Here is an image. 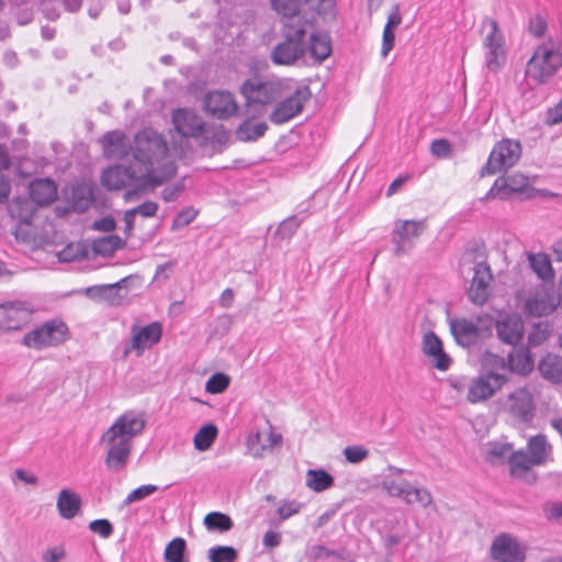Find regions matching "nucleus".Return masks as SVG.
Segmentation results:
<instances>
[{
  "label": "nucleus",
  "mask_w": 562,
  "mask_h": 562,
  "mask_svg": "<svg viewBox=\"0 0 562 562\" xmlns=\"http://www.w3.org/2000/svg\"><path fill=\"white\" fill-rule=\"evenodd\" d=\"M312 27L310 20L285 23L281 30L282 41L271 50V61L278 66H292L302 59L307 53V33Z\"/></svg>",
  "instance_id": "1"
},
{
  "label": "nucleus",
  "mask_w": 562,
  "mask_h": 562,
  "mask_svg": "<svg viewBox=\"0 0 562 562\" xmlns=\"http://www.w3.org/2000/svg\"><path fill=\"white\" fill-rule=\"evenodd\" d=\"M562 67V44L549 40L538 45L526 65V76L538 85L548 83Z\"/></svg>",
  "instance_id": "2"
},
{
  "label": "nucleus",
  "mask_w": 562,
  "mask_h": 562,
  "mask_svg": "<svg viewBox=\"0 0 562 562\" xmlns=\"http://www.w3.org/2000/svg\"><path fill=\"white\" fill-rule=\"evenodd\" d=\"M494 319L488 314L477 315L475 321L456 317L449 321L450 333L456 344L470 349L492 336Z\"/></svg>",
  "instance_id": "3"
},
{
  "label": "nucleus",
  "mask_w": 562,
  "mask_h": 562,
  "mask_svg": "<svg viewBox=\"0 0 562 562\" xmlns=\"http://www.w3.org/2000/svg\"><path fill=\"white\" fill-rule=\"evenodd\" d=\"M522 154L521 143L518 139L503 138L492 148L487 161L481 168V178L507 171L514 167Z\"/></svg>",
  "instance_id": "4"
},
{
  "label": "nucleus",
  "mask_w": 562,
  "mask_h": 562,
  "mask_svg": "<svg viewBox=\"0 0 562 562\" xmlns=\"http://www.w3.org/2000/svg\"><path fill=\"white\" fill-rule=\"evenodd\" d=\"M284 90L280 79H263L258 76L246 79L239 92L246 100V104L268 105L281 98Z\"/></svg>",
  "instance_id": "5"
},
{
  "label": "nucleus",
  "mask_w": 562,
  "mask_h": 562,
  "mask_svg": "<svg viewBox=\"0 0 562 562\" xmlns=\"http://www.w3.org/2000/svg\"><path fill=\"white\" fill-rule=\"evenodd\" d=\"M134 159L149 167L165 157L168 151L166 139L153 128L139 131L134 137Z\"/></svg>",
  "instance_id": "6"
},
{
  "label": "nucleus",
  "mask_w": 562,
  "mask_h": 562,
  "mask_svg": "<svg viewBox=\"0 0 562 562\" xmlns=\"http://www.w3.org/2000/svg\"><path fill=\"white\" fill-rule=\"evenodd\" d=\"M427 227V218L396 221L391 233L394 256L402 257L414 247L413 239L418 238Z\"/></svg>",
  "instance_id": "7"
},
{
  "label": "nucleus",
  "mask_w": 562,
  "mask_h": 562,
  "mask_svg": "<svg viewBox=\"0 0 562 562\" xmlns=\"http://www.w3.org/2000/svg\"><path fill=\"white\" fill-rule=\"evenodd\" d=\"M312 92L308 86H299L295 91L278 102L269 114L273 124H283L303 111L304 103L310 100Z\"/></svg>",
  "instance_id": "8"
},
{
  "label": "nucleus",
  "mask_w": 562,
  "mask_h": 562,
  "mask_svg": "<svg viewBox=\"0 0 562 562\" xmlns=\"http://www.w3.org/2000/svg\"><path fill=\"white\" fill-rule=\"evenodd\" d=\"M146 420L143 413L127 411L122 414L113 425L102 436L103 441H115L117 438L127 439L142 434L145 429Z\"/></svg>",
  "instance_id": "9"
},
{
  "label": "nucleus",
  "mask_w": 562,
  "mask_h": 562,
  "mask_svg": "<svg viewBox=\"0 0 562 562\" xmlns=\"http://www.w3.org/2000/svg\"><path fill=\"white\" fill-rule=\"evenodd\" d=\"M491 557L496 562H525L526 547L514 536L501 533L491 544Z\"/></svg>",
  "instance_id": "10"
},
{
  "label": "nucleus",
  "mask_w": 562,
  "mask_h": 562,
  "mask_svg": "<svg viewBox=\"0 0 562 562\" xmlns=\"http://www.w3.org/2000/svg\"><path fill=\"white\" fill-rule=\"evenodd\" d=\"M483 24L488 25L491 27L490 33L486 35L484 40V46L487 48L486 66L490 70L496 71L505 61L506 57L504 49V35L496 20L486 18L484 19Z\"/></svg>",
  "instance_id": "11"
},
{
  "label": "nucleus",
  "mask_w": 562,
  "mask_h": 562,
  "mask_svg": "<svg viewBox=\"0 0 562 562\" xmlns=\"http://www.w3.org/2000/svg\"><path fill=\"white\" fill-rule=\"evenodd\" d=\"M132 339L123 350V358H126L132 350H137L140 355L145 348H150L158 344L162 336V326L159 322H153L143 327L133 325Z\"/></svg>",
  "instance_id": "12"
},
{
  "label": "nucleus",
  "mask_w": 562,
  "mask_h": 562,
  "mask_svg": "<svg viewBox=\"0 0 562 562\" xmlns=\"http://www.w3.org/2000/svg\"><path fill=\"white\" fill-rule=\"evenodd\" d=\"M204 110L217 120H227L235 115L238 105L228 91H210L204 98Z\"/></svg>",
  "instance_id": "13"
},
{
  "label": "nucleus",
  "mask_w": 562,
  "mask_h": 562,
  "mask_svg": "<svg viewBox=\"0 0 562 562\" xmlns=\"http://www.w3.org/2000/svg\"><path fill=\"white\" fill-rule=\"evenodd\" d=\"M424 355L431 358V364L439 371H447L451 364V357L445 351L440 337L432 330L427 331L422 341Z\"/></svg>",
  "instance_id": "14"
},
{
  "label": "nucleus",
  "mask_w": 562,
  "mask_h": 562,
  "mask_svg": "<svg viewBox=\"0 0 562 562\" xmlns=\"http://www.w3.org/2000/svg\"><path fill=\"white\" fill-rule=\"evenodd\" d=\"M176 131L183 137L196 138L205 132V122L193 110L178 109L172 115Z\"/></svg>",
  "instance_id": "15"
},
{
  "label": "nucleus",
  "mask_w": 562,
  "mask_h": 562,
  "mask_svg": "<svg viewBox=\"0 0 562 562\" xmlns=\"http://www.w3.org/2000/svg\"><path fill=\"white\" fill-rule=\"evenodd\" d=\"M492 272L486 262H477L474 266V276L467 291L469 300L475 305H483L488 299V283Z\"/></svg>",
  "instance_id": "16"
},
{
  "label": "nucleus",
  "mask_w": 562,
  "mask_h": 562,
  "mask_svg": "<svg viewBox=\"0 0 562 562\" xmlns=\"http://www.w3.org/2000/svg\"><path fill=\"white\" fill-rule=\"evenodd\" d=\"M510 414L521 423H530L535 417L536 405L527 387H520L508 396Z\"/></svg>",
  "instance_id": "17"
},
{
  "label": "nucleus",
  "mask_w": 562,
  "mask_h": 562,
  "mask_svg": "<svg viewBox=\"0 0 562 562\" xmlns=\"http://www.w3.org/2000/svg\"><path fill=\"white\" fill-rule=\"evenodd\" d=\"M493 326L499 340L506 345L516 346L524 336V322L517 314H507Z\"/></svg>",
  "instance_id": "18"
},
{
  "label": "nucleus",
  "mask_w": 562,
  "mask_h": 562,
  "mask_svg": "<svg viewBox=\"0 0 562 562\" xmlns=\"http://www.w3.org/2000/svg\"><path fill=\"white\" fill-rule=\"evenodd\" d=\"M135 179L136 171L132 166L115 165L102 171L100 181L106 190L117 191Z\"/></svg>",
  "instance_id": "19"
},
{
  "label": "nucleus",
  "mask_w": 562,
  "mask_h": 562,
  "mask_svg": "<svg viewBox=\"0 0 562 562\" xmlns=\"http://www.w3.org/2000/svg\"><path fill=\"white\" fill-rule=\"evenodd\" d=\"M57 193V184L50 178H35L29 183V195L37 206L50 205Z\"/></svg>",
  "instance_id": "20"
},
{
  "label": "nucleus",
  "mask_w": 562,
  "mask_h": 562,
  "mask_svg": "<svg viewBox=\"0 0 562 562\" xmlns=\"http://www.w3.org/2000/svg\"><path fill=\"white\" fill-rule=\"evenodd\" d=\"M178 166L175 161H168L161 165L156 172L153 169H148L146 176L143 178V183L136 189H132L125 193V199L128 200L132 195L137 194L140 188L151 187L157 188L168 182L170 179L176 177Z\"/></svg>",
  "instance_id": "21"
},
{
  "label": "nucleus",
  "mask_w": 562,
  "mask_h": 562,
  "mask_svg": "<svg viewBox=\"0 0 562 562\" xmlns=\"http://www.w3.org/2000/svg\"><path fill=\"white\" fill-rule=\"evenodd\" d=\"M111 445L105 457V465L113 472L122 471L128 461L132 452V441L117 438L115 441H106Z\"/></svg>",
  "instance_id": "22"
},
{
  "label": "nucleus",
  "mask_w": 562,
  "mask_h": 562,
  "mask_svg": "<svg viewBox=\"0 0 562 562\" xmlns=\"http://www.w3.org/2000/svg\"><path fill=\"white\" fill-rule=\"evenodd\" d=\"M30 313L13 303L0 304V330H19L27 322Z\"/></svg>",
  "instance_id": "23"
},
{
  "label": "nucleus",
  "mask_w": 562,
  "mask_h": 562,
  "mask_svg": "<svg viewBox=\"0 0 562 562\" xmlns=\"http://www.w3.org/2000/svg\"><path fill=\"white\" fill-rule=\"evenodd\" d=\"M308 29L307 33V52L312 58L318 64L327 59L331 54V38L326 32H318Z\"/></svg>",
  "instance_id": "24"
},
{
  "label": "nucleus",
  "mask_w": 562,
  "mask_h": 562,
  "mask_svg": "<svg viewBox=\"0 0 562 562\" xmlns=\"http://www.w3.org/2000/svg\"><path fill=\"white\" fill-rule=\"evenodd\" d=\"M506 181V191L509 200L514 194L520 200H530L537 195V190L531 186L529 177L520 172L502 176Z\"/></svg>",
  "instance_id": "25"
},
{
  "label": "nucleus",
  "mask_w": 562,
  "mask_h": 562,
  "mask_svg": "<svg viewBox=\"0 0 562 562\" xmlns=\"http://www.w3.org/2000/svg\"><path fill=\"white\" fill-rule=\"evenodd\" d=\"M41 329L47 347L59 346L70 338L67 324L58 317L42 324Z\"/></svg>",
  "instance_id": "26"
},
{
  "label": "nucleus",
  "mask_w": 562,
  "mask_h": 562,
  "mask_svg": "<svg viewBox=\"0 0 562 562\" xmlns=\"http://www.w3.org/2000/svg\"><path fill=\"white\" fill-rule=\"evenodd\" d=\"M71 209L82 214L87 212L94 201V186L91 183H77L70 190L68 198Z\"/></svg>",
  "instance_id": "27"
},
{
  "label": "nucleus",
  "mask_w": 562,
  "mask_h": 562,
  "mask_svg": "<svg viewBox=\"0 0 562 562\" xmlns=\"http://www.w3.org/2000/svg\"><path fill=\"white\" fill-rule=\"evenodd\" d=\"M533 357L528 347L521 346L508 353L506 368L519 375H528L533 370Z\"/></svg>",
  "instance_id": "28"
},
{
  "label": "nucleus",
  "mask_w": 562,
  "mask_h": 562,
  "mask_svg": "<svg viewBox=\"0 0 562 562\" xmlns=\"http://www.w3.org/2000/svg\"><path fill=\"white\" fill-rule=\"evenodd\" d=\"M37 205L32 202L31 198L16 196L9 206V212L13 218L21 224L31 225Z\"/></svg>",
  "instance_id": "29"
},
{
  "label": "nucleus",
  "mask_w": 562,
  "mask_h": 562,
  "mask_svg": "<svg viewBox=\"0 0 562 562\" xmlns=\"http://www.w3.org/2000/svg\"><path fill=\"white\" fill-rule=\"evenodd\" d=\"M81 507L80 496L71 490L63 488L57 498V509L65 519L74 518Z\"/></svg>",
  "instance_id": "30"
},
{
  "label": "nucleus",
  "mask_w": 562,
  "mask_h": 562,
  "mask_svg": "<svg viewBox=\"0 0 562 562\" xmlns=\"http://www.w3.org/2000/svg\"><path fill=\"white\" fill-rule=\"evenodd\" d=\"M125 246V239L121 238L119 235H108L94 239L91 245V250L94 256L109 258L112 257L116 250Z\"/></svg>",
  "instance_id": "31"
},
{
  "label": "nucleus",
  "mask_w": 562,
  "mask_h": 562,
  "mask_svg": "<svg viewBox=\"0 0 562 562\" xmlns=\"http://www.w3.org/2000/svg\"><path fill=\"white\" fill-rule=\"evenodd\" d=\"M268 130L266 122L252 124V119L244 120L235 131V137L239 142L249 143L256 142L265 135Z\"/></svg>",
  "instance_id": "32"
},
{
  "label": "nucleus",
  "mask_w": 562,
  "mask_h": 562,
  "mask_svg": "<svg viewBox=\"0 0 562 562\" xmlns=\"http://www.w3.org/2000/svg\"><path fill=\"white\" fill-rule=\"evenodd\" d=\"M541 376L552 383H562V362L558 356L548 353L538 363Z\"/></svg>",
  "instance_id": "33"
},
{
  "label": "nucleus",
  "mask_w": 562,
  "mask_h": 562,
  "mask_svg": "<svg viewBox=\"0 0 562 562\" xmlns=\"http://www.w3.org/2000/svg\"><path fill=\"white\" fill-rule=\"evenodd\" d=\"M494 393L495 387H493V384L490 382L486 375L481 374L469 386L467 400L470 403H477L490 398L494 395Z\"/></svg>",
  "instance_id": "34"
},
{
  "label": "nucleus",
  "mask_w": 562,
  "mask_h": 562,
  "mask_svg": "<svg viewBox=\"0 0 562 562\" xmlns=\"http://www.w3.org/2000/svg\"><path fill=\"white\" fill-rule=\"evenodd\" d=\"M334 484V476L324 469H310L306 472V486L316 493L324 492Z\"/></svg>",
  "instance_id": "35"
},
{
  "label": "nucleus",
  "mask_w": 562,
  "mask_h": 562,
  "mask_svg": "<svg viewBox=\"0 0 562 562\" xmlns=\"http://www.w3.org/2000/svg\"><path fill=\"white\" fill-rule=\"evenodd\" d=\"M528 260L530 268L539 279L546 282L553 280L554 271L548 255L542 252L529 254Z\"/></svg>",
  "instance_id": "36"
},
{
  "label": "nucleus",
  "mask_w": 562,
  "mask_h": 562,
  "mask_svg": "<svg viewBox=\"0 0 562 562\" xmlns=\"http://www.w3.org/2000/svg\"><path fill=\"white\" fill-rule=\"evenodd\" d=\"M218 435L217 427L212 424H205L199 428L193 438L194 448L199 451L209 450L214 441L216 440Z\"/></svg>",
  "instance_id": "37"
},
{
  "label": "nucleus",
  "mask_w": 562,
  "mask_h": 562,
  "mask_svg": "<svg viewBox=\"0 0 562 562\" xmlns=\"http://www.w3.org/2000/svg\"><path fill=\"white\" fill-rule=\"evenodd\" d=\"M555 310V305L544 297H529L524 305V312L528 316L542 317L550 315Z\"/></svg>",
  "instance_id": "38"
},
{
  "label": "nucleus",
  "mask_w": 562,
  "mask_h": 562,
  "mask_svg": "<svg viewBox=\"0 0 562 562\" xmlns=\"http://www.w3.org/2000/svg\"><path fill=\"white\" fill-rule=\"evenodd\" d=\"M203 524L209 531L227 532L234 527L233 519L224 513L211 512L205 515Z\"/></svg>",
  "instance_id": "39"
},
{
  "label": "nucleus",
  "mask_w": 562,
  "mask_h": 562,
  "mask_svg": "<svg viewBox=\"0 0 562 562\" xmlns=\"http://www.w3.org/2000/svg\"><path fill=\"white\" fill-rule=\"evenodd\" d=\"M510 475L521 479L522 474L530 471L531 465H535L531 458L524 450L515 451L508 458Z\"/></svg>",
  "instance_id": "40"
},
{
  "label": "nucleus",
  "mask_w": 562,
  "mask_h": 562,
  "mask_svg": "<svg viewBox=\"0 0 562 562\" xmlns=\"http://www.w3.org/2000/svg\"><path fill=\"white\" fill-rule=\"evenodd\" d=\"M302 5L315 11L324 21L334 20L336 18L335 0H302Z\"/></svg>",
  "instance_id": "41"
},
{
  "label": "nucleus",
  "mask_w": 562,
  "mask_h": 562,
  "mask_svg": "<svg viewBox=\"0 0 562 562\" xmlns=\"http://www.w3.org/2000/svg\"><path fill=\"white\" fill-rule=\"evenodd\" d=\"M187 541L181 537H176L169 541L164 551L166 562H186Z\"/></svg>",
  "instance_id": "42"
},
{
  "label": "nucleus",
  "mask_w": 562,
  "mask_h": 562,
  "mask_svg": "<svg viewBox=\"0 0 562 562\" xmlns=\"http://www.w3.org/2000/svg\"><path fill=\"white\" fill-rule=\"evenodd\" d=\"M528 448L531 461L533 464L539 465L544 461L546 454L551 447L544 435H536L529 439Z\"/></svg>",
  "instance_id": "43"
},
{
  "label": "nucleus",
  "mask_w": 562,
  "mask_h": 562,
  "mask_svg": "<svg viewBox=\"0 0 562 562\" xmlns=\"http://www.w3.org/2000/svg\"><path fill=\"white\" fill-rule=\"evenodd\" d=\"M480 366H481V372L483 375L492 374L494 371H498L501 369L506 368V361L503 357L493 353L490 350H485L480 356Z\"/></svg>",
  "instance_id": "44"
},
{
  "label": "nucleus",
  "mask_w": 562,
  "mask_h": 562,
  "mask_svg": "<svg viewBox=\"0 0 562 562\" xmlns=\"http://www.w3.org/2000/svg\"><path fill=\"white\" fill-rule=\"evenodd\" d=\"M347 555V550L345 548L333 550L323 544H315L311 548L310 551V560L314 562L318 560H327L329 558H336L339 561H346L348 558Z\"/></svg>",
  "instance_id": "45"
},
{
  "label": "nucleus",
  "mask_w": 562,
  "mask_h": 562,
  "mask_svg": "<svg viewBox=\"0 0 562 562\" xmlns=\"http://www.w3.org/2000/svg\"><path fill=\"white\" fill-rule=\"evenodd\" d=\"M406 504L419 503L424 508L432 504V496L425 487H415L407 484V491L404 497Z\"/></svg>",
  "instance_id": "46"
},
{
  "label": "nucleus",
  "mask_w": 562,
  "mask_h": 562,
  "mask_svg": "<svg viewBox=\"0 0 562 562\" xmlns=\"http://www.w3.org/2000/svg\"><path fill=\"white\" fill-rule=\"evenodd\" d=\"M237 557V550L231 546H215L207 553L210 562H234Z\"/></svg>",
  "instance_id": "47"
},
{
  "label": "nucleus",
  "mask_w": 562,
  "mask_h": 562,
  "mask_svg": "<svg viewBox=\"0 0 562 562\" xmlns=\"http://www.w3.org/2000/svg\"><path fill=\"white\" fill-rule=\"evenodd\" d=\"M231 384V378L223 372L213 373L205 383V392L210 394H221L225 392Z\"/></svg>",
  "instance_id": "48"
},
{
  "label": "nucleus",
  "mask_w": 562,
  "mask_h": 562,
  "mask_svg": "<svg viewBox=\"0 0 562 562\" xmlns=\"http://www.w3.org/2000/svg\"><path fill=\"white\" fill-rule=\"evenodd\" d=\"M551 328L549 323H537L533 324L531 330L528 334V345L531 347H538L542 345L550 336Z\"/></svg>",
  "instance_id": "49"
},
{
  "label": "nucleus",
  "mask_w": 562,
  "mask_h": 562,
  "mask_svg": "<svg viewBox=\"0 0 562 562\" xmlns=\"http://www.w3.org/2000/svg\"><path fill=\"white\" fill-rule=\"evenodd\" d=\"M272 9L283 16H295L302 7V0H271Z\"/></svg>",
  "instance_id": "50"
},
{
  "label": "nucleus",
  "mask_w": 562,
  "mask_h": 562,
  "mask_svg": "<svg viewBox=\"0 0 562 562\" xmlns=\"http://www.w3.org/2000/svg\"><path fill=\"white\" fill-rule=\"evenodd\" d=\"M302 222L303 220L299 218L297 215H291L280 223L276 235L281 239H289L296 233Z\"/></svg>",
  "instance_id": "51"
},
{
  "label": "nucleus",
  "mask_w": 562,
  "mask_h": 562,
  "mask_svg": "<svg viewBox=\"0 0 562 562\" xmlns=\"http://www.w3.org/2000/svg\"><path fill=\"white\" fill-rule=\"evenodd\" d=\"M198 211L192 206L183 207L172 220L171 231L190 225L198 216Z\"/></svg>",
  "instance_id": "52"
},
{
  "label": "nucleus",
  "mask_w": 562,
  "mask_h": 562,
  "mask_svg": "<svg viewBox=\"0 0 562 562\" xmlns=\"http://www.w3.org/2000/svg\"><path fill=\"white\" fill-rule=\"evenodd\" d=\"M22 344L29 348L41 350L43 348H46V342L43 337V331L41 329V326L34 328L33 330L27 331L23 338Z\"/></svg>",
  "instance_id": "53"
},
{
  "label": "nucleus",
  "mask_w": 562,
  "mask_h": 562,
  "mask_svg": "<svg viewBox=\"0 0 562 562\" xmlns=\"http://www.w3.org/2000/svg\"><path fill=\"white\" fill-rule=\"evenodd\" d=\"M506 181L504 180V178L498 177L493 186L491 187V189L486 192V194L481 199L482 202H486V201H490L492 199H495V198H498L499 200L502 201H508L509 198H508V194H507V191H506Z\"/></svg>",
  "instance_id": "54"
},
{
  "label": "nucleus",
  "mask_w": 562,
  "mask_h": 562,
  "mask_svg": "<svg viewBox=\"0 0 562 562\" xmlns=\"http://www.w3.org/2000/svg\"><path fill=\"white\" fill-rule=\"evenodd\" d=\"M156 491H158L157 485H153V484L142 485V486L133 490L127 495V497L123 501V506H127L134 502H139V501L146 498L147 496L154 494Z\"/></svg>",
  "instance_id": "55"
},
{
  "label": "nucleus",
  "mask_w": 562,
  "mask_h": 562,
  "mask_svg": "<svg viewBox=\"0 0 562 562\" xmlns=\"http://www.w3.org/2000/svg\"><path fill=\"white\" fill-rule=\"evenodd\" d=\"M548 30V22L547 19L542 14H535L529 18L528 21V32L537 37H542Z\"/></svg>",
  "instance_id": "56"
},
{
  "label": "nucleus",
  "mask_w": 562,
  "mask_h": 562,
  "mask_svg": "<svg viewBox=\"0 0 562 562\" xmlns=\"http://www.w3.org/2000/svg\"><path fill=\"white\" fill-rule=\"evenodd\" d=\"M89 529L93 533H98L100 537L108 539L110 538L114 532V527L112 522L109 519L100 518L90 521Z\"/></svg>",
  "instance_id": "57"
},
{
  "label": "nucleus",
  "mask_w": 562,
  "mask_h": 562,
  "mask_svg": "<svg viewBox=\"0 0 562 562\" xmlns=\"http://www.w3.org/2000/svg\"><path fill=\"white\" fill-rule=\"evenodd\" d=\"M186 177H182L178 181H176L172 186L166 187L161 191V199L169 203L176 201L179 195L186 190Z\"/></svg>",
  "instance_id": "58"
},
{
  "label": "nucleus",
  "mask_w": 562,
  "mask_h": 562,
  "mask_svg": "<svg viewBox=\"0 0 562 562\" xmlns=\"http://www.w3.org/2000/svg\"><path fill=\"white\" fill-rule=\"evenodd\" d=\"M430 153L437 158H448L452 155V146L448 139H434L430 144Z\"/></svg>",
  "instance_id": "59"
},
{
  "label": "nucleus",
  "mask_w": 562,
  "mask_h": 562,
  "mask_svg": "<svg viewBox=\"0 0 562 562\" xmlns=\"http://www.w3.org/2000/svg\"><path fill=\"white\" fill-rule=\"evenodd\" d=\"M344 456L349 463H359L369 456V451L362 446H348L344 449Z\"/></svg>",
  "instance_id": "60"
},
{
  "label": "nucleus",
  "mask_w": 562,
  "mask_h": 562,
  "mask_svg": "<svg viewBox=\"0 0 562 562\" xmlns=\"http://www.w3.org/2000/svg\"><path fill=\"white\" fill-rule=\"evenodd\" d=\"M542 512L549 521H562V502H547Z\"/></svg>",
  "instance_id": "61"
},
{
  "label": "nucleus",
  "mask_w": 562,
  "mask_h": 562,
  "mask_svg": "<svg viewBox=\"0 0 562 562\" xmlns=\"http://www.w3.org/2000/svg\"><path fill=\"white\" fill-rule=\"evenodd\" d=\"M109 290L110 288L104 284H95L78 290L76 293L83 294L92 301H104V292Z\"/></svg>",
  "instance_id": "62"
},
{
  "label": "nucleus",
  "mask_w": 562,
  "mask_h": 562,
  "mask_svg": "<svg viewBox=\"0 0 562 562\" xmlns=\"http://www.w3.org/2000/svg\"><path fill=\"white\" fill-rule=\"evenodd\" d=\"M407 481H404L403 483H396L389 480H384L382 483L383 488L386 490L391 496L402 497L403 499L407 491Z\"/></svg>",
  "instance_id": "63"
},
{
  "label": "nucleus",
  "mask_w": 562,
  "mask_h": 562,
  "mask_svg": "<svg viewBox=\"0 0 562 562\" xmlns=\"http://www.w3.org/2000/svg\"><path fill=\"white\" fill-rule=\"evenodd\" d=\"M544 121L548 125H557L562 122V99L547 110Z\"/></svg>",
  "instance_id": "64"
}]
</instances>
